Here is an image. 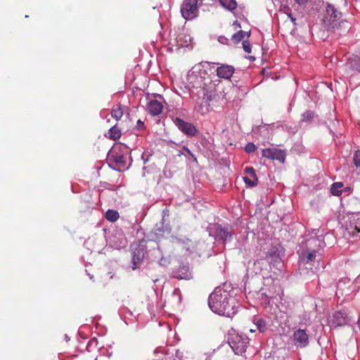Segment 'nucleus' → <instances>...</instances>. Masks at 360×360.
Here are the masks:
<instances>
[{
    "instance_id": "obj_10",
    "label": "nucleus",
    "mask_w": 360,
    "mask_h": 360,
    "mask_svg": "<svg viewBox=\"0 0 360 360\" xmlns=\"http://www.w3.org/2000/svg\"><path fill=\"white\" fill-rule=\"evenodd\" d=\"M108 159L111 163L115 165L116 169L118 171L122 170L125 167V159L124 156L118 153H117L115 150H112L110 151L108 155Z\"/></svg>"
},
{
    "instance_id": "obj_31",
    "label": "nucleus",
    "mask_w": 360,
    "mask_h": 360,
    "mask_svg": "<svg viewBox=\"0 0 360 360\" xmlns=\"http://www.w3.org/2000/svg\"><path fill=\"white\" fill-rule=\"evenodd\" d=\"M314 117V112L309 110L302 114V120L309 121Z\"/></svg>"
},
{
    "instance_id": "obj_39",
    "label": "nucleus",
    "mask_w": 360,
    "mask_h": 360,
    "mask_svg": "<svg viewBox=\"0 0 360 360\" xmlns=\"http://www.w3.org/2000/svg\"><path fill=\"white\" fill-rule=\"evenodd\" d=\"M224 40H226V38H224V37H219V41L221 43H224Z\"/></svg>"
},
{
    "instance_id": "obj_27",
    "label": "nucleus",
    "mask_w": 360,
    "mask_h": 360,
    "mask_svg": "<svg viewBox=\"0 0 360 360\" xmlns=\"http://www.w3.org/2000/svg\"><path fill=\"white\" fill-rule=\"evenodd\" d=\"M119 217V213L113 210H108L105 212L106 219L111 222L116 221L118 219Z\"/></svg>"
},
{
    "instance_id": "obj_36",
    "label": "nucleus",
    "mask_w": 360,
    "mask_h": 360,
    "mask_svg": "<svg viewBox=\"0 0 360 360\" xmlns=\"http://www.w3.org/2000/svg\"><path fill=\"white\" fill-rule=\"evenodd\" d=\"M136 129H142L144 127V123L141 120H139L136 122Z\"/></svg>"
},
{
    "instance_id": "obj_40",
    "label": "nucleus",
    "mask_w": 360,
    "mask_h": 360,
    "mask_svg": "<svg viewBox=\"0 0 360 360\" xmlns=\"http://www.w3.org/2000/svg\"><path fill=\"white\" fill-rule=\"evenodd\" d=\"M249 59L251 60H255V58L254 56H249Z\"/></svg>"
},
{
    "instance_id": "obj_37",
    "label": "nucleus",
    "mask_w": 360,
    "mask_h": 360,
    "mask_svg": "<svg viewBox=\"0 0 360 360\" xmlns=\"http://www.w3.org/2000/svg\"><path fill=\"white\" fill-rule=\"evenodd\" d=\"M309 0H295V1L300 5H304L307 3Z\"/></svg>"
},
{
    "instance_id": "obj_8",
    "label": "nucleus",
    "mask_w": 360,
    "mask_h": 360,
    "mask_svg": "<svg viewBox=\"0 0 360 360\" xmlns=\"http://www.w3.org/2000/svg\"><path fill=\"white\" fill-rule=\"evenodd\" d=\"M146 253V248L143 245H137L132 249L133 269H136L143 260Z\"/></svg>"
},
{
    "instance_id": "obj_5",
    "label": "nucleus",
    "mask_w": 360,
    "mask_h": 360,
    "mask_svg": "<svg viewBox=\"0 0 360 360\" xmlns=\"http://www.w3.org/2000/svg\"><path fill=\"white\" fill-rule=\"evenodd\" d=\"M198 0H184L181 13L186 20H191L198 15Z\"/></svg>"
},
{
    "instance_id": "obj_11",
    "label": "nucleus",
    "mask_w": 360,
    "mask_h": 360,
    "mask_svg": "<svg viewBox=\"0 0 360 360\" xmlns=\"http://www.w3.org/2000/svg\"><path fill=\"white\" fill-rule=\"evenodd\" d=\"M319 236H311L306 240L307 250L320 251L326 244L323 239H321Z\"/></svg>"
},
{
    "instance_id": "obj_4",
    "label": "nucleus",
    "mask_w": 360,
    "mask_h": 360,
    "mask_svg": "<svg viewBox=\"0 0 360 360\" xmlns=\"http://www.w3.org/2000/svg\"><path fill=\"white\" fill-rule=\"evenodd\" d=\"M229 344L236 354L242 355L246 351L248 340L241 335H233L229 338Z\"/></svg>"
},
{
    "instance_id": "obj_28",
    "label": "nucleus",
    "mask_w": 360,
    "mask_h": 360,
    "mask_svg": "<svg viewBox=\"0 0 360 360\" xmlns=\"http://www.w3.org/2000/svg\"><path fill=\"white\" fill-rule=\"evenodd\" d=\"M343 187V184L342 182H335L333 184L330 191L331 193L334 195L339 196L342 194V191L340 190Z\"/></svg>"
},
{
    "instance_id": "obj_34",
    "label": "nucleus",
    "mask_w": 360,
    "mask_h": 360,
    "mask_svg": "<svg viewBox=\"0 0 360 360\" xmlns=\"http://www.w3.org/2000/svg\"><path fill=\"white\" fill-rule=\"evenodd\" d=\"M243 48L246 53H250L251 52V44L248 40H243Z\"/></svg>"
},
{
    "instance_id": "obj_14",
    "label": "nucleus",
    "mask_w": 360,
    "mask_h": 360,
    "mask_svg": "<svg viewBox=\"0 0 360 360\" xmlns=\"http://www.w3.org/2000/svg\"><path fill=\"white\" fill-rule=\"evenodd\" d=\"M197 94L198 96V103H200V95L202 94V101L200 103V104H205V106L209 105L210 102L212 100L213 97L214 96V93L213 92V91L209 90L206 87L200 88L198 91Z\"/></svg>"
},
{
    "instance_id": "obj_19",
    "label": "nucleus",
    "mask_w": 360,
    "mask_h": 360,
    "mask_svg": "<svg viewBox=\"0 0 360 360\" xmlns=\"http://www.w3.org/2000/svg\"><path fill=\"white\" fill-rule=\"evenodd\" d=\"M307 254H302L300 257V266L306 265L310 262H314L317 256H320L319 251L307 250Z\"/></svg>"
},
{
    "instance_id": "obj_21",
    "label": "nucleus",
    "mask_w": 360,
    "mask_h": 360,
    "mask_svg": "<svg viewBox=\"0 0 360 360\" xmlns=\"http://www.w3.org/2000/svg\"><path fill=\"white\" fill-rule=\"evenodd\" d=\"M265 260L268 264L276 263L279 260V253L276 248H271L266 253Z\"/></svg>"
},
{
    "instance_id": "obj_41",
    "label": "nucleus",
    "mask_w": 360,
    "mask_h": 360,
    "mask_svg": "<svg viewBox=\"0 0 360 360\" xmlns=\"http://www.w3.org/2000/svg\"><path fill=\"white\" fill-rule=\"evenodd\" d=\"M289 16H290V19H291V20H292V21H293V22H294V21L295 20V18H294L293 17H292V15H289Z\"/></svg>"
},
{
    "instance_id": "obj_15",
    "label": "nucleus",
    "mask_w": 360,
    "mask_h": 360,
    "mask_svg": "<svg viewBox=\"0 0 360 360\" xmlns=\"http://www.w3.org/2000/svg\"><path fill=\"white\" fill-rule=\"evenodd\" d=\"M235 68L229 65H221L217 69V75L220 78L229 79L234 73Z\"/></svg>"
},
{
    "instance_id": "obj_26",
    "label": "nucleus",
    "mask_w": 360,
    "mask_h": 360,
    "mask_svg": "<svg viewBox=\"0 0 360 360\" xmlns=\"http://www.w3.org/2000/svg\"><path fill=\"white\" fill-rule=\"evenodd\" d=\"M178 155H184L186 157H189L194 162L198 163L196 156L186 146L182 147V148L179 151Z\"/></svg>"
},
{
    "instance_id": "obj_42",
    "label": "nucleus",
    "mask_w": 360,
    "mask_h": 360,
    "mask_svg": "<svg viewBox=\"0 0 360 360\" xmlns=\"http://www.w3.org/2000/svg\"><path fill=\"white\" fill-rule=\"evenodd\" d=\"M249 331L250 333H254V332H255V329H250Z\"/></svg>"
},
{
    "instance_id": "obj_9",
    "label": "nucleus",
    "mask_w": 360,
    "mask_h": 360,
    "mask_svg": "<svg viewBox=\"0 0 360 360\" xmlns=\"http://www.w3.org/2000/svg\"><path fill=\"white\" fill-rule=\"evenodd\" d=\"M174 122L178 128L188 136H193L197 133L195 127L191 123L186 122L179 117H176Z\"/></svg>"
},
{
    "instance_id": "obj_32",
    "label": "nucleus",
    "mask_w": 360,
    "mask_h": 360,
    "mask_svg": "<svg viewBox=\"0 0 360 360\" xmlns=\"http://www.w3.org/2000/svg\"><path fill=\"white\" fill-rule=\"evenodd\" d=\"M257 149V146L253 143H248L245 148V152L250 153L255 152Z\"/></svg>"
},
{
    "instance_id": "obj_13",
    "label": "nucleus",
    "mask_w": 360,
    "mask_h": 360,
    "mask_svg": "<svg viewBox=\"0 0 360 360\" xmlns=\"http://www.w3.org/2000/svg\"><path fill=\"white\" fill-rule=\"evenodd\" d=\"M271 269L270 264L264 259H259L254 262V271L265 278Z\"/></svg>"
},
{
    "instance_id": "obj_12",
    "label": "nucleus",
    "mask_w": 360,
    "mask_h": 360,
    "mask_svg": "<svg viewBox=\"0 0 360 360\" xmlns=\"http://www.w3.org/2000/svg\"><path fill=\"white\" fill-rule=\"evenodd\" d=\"M172 275L177 279L189 280L192 278L190 268L188 264H181L178 268L172 271Z\"/></svg>"
},
{
    "instance_id": "obj_17",
    "label": "nucleus",
    "mask_w": 360,
    "mask_h": 360,
    "mask_svg": "<svg viewBox=\"0 0 360 360\" xmlns=\"http://www.w3.org/2000/svg\"><path fill=\"white\" fill-rule=\"evenodd\" d=\"M163 109V105L161 102L157 100H151L148 103L147 110L150 115L156 116L160 115Z\"/></svg>"
},
{
    "instance_id": "obj_16",
    "label": "nucleus",
    "mask_w": 360,
    "mask_h": 360,
    "mask_svg": "<svg viewBox=\"0 0 360 360\" xmlns=\"http://www.w3.org/2000/svg\"><path fill=\"white\" fill-rule=\"evenodd\" d=\"M124 113L129 114V108L120 104L114 105L111 110V117L117 121L122 119Z\"/></svg>"
},
{
    "instance_id": "obj_7",
    "label": "nucleus",
    "mask_w": 360,
    "mask_h": 360,
    "mask_svg": "<svg viewBox=\"0 0 360 360\" xmlns=\"http://www.w3.org/2000/svg\"><path fill=\"white\" fill-rule=\"evenodd\" d=\"M293 345L300 348H304L309 345V335L305 330L297 329L294 331L292 336Z\"/></svg>"
},
{
    "instance_id": "obj_20",
    "label": "nucleus",
    "mask_w": 360,
    "mask_h": 360,
    "mask_svg": "<svg viewBox=\"0 0 360 360\" xmlns=\"http://www.w3.org/2000/svg\"><path fill=\"white\" fill-rule=\"evenodd\" d=\"M333 318V323L336 326H344L347 323V315L345 311H335Z\"/></svg>"
},
{
    "instance_id": "obj_6",
    "label": "nucleus",
    "mask_w": 360,
    "mask_h": 360,
    "mask_svg": "<svg viewBox=\"0 0 360 360\" xmlns=\"http://www.w3.org/2000/svg\"><path fill=\"white\" fill-rule=\"evenodd\" d=\"M262 155L266 158L278 160L284 163L286 157V151L276 148H269L262 150Z\"/></svg>"
},
{
    "instance_id": "obj_18",
    "label": "nucleus",
    "mask_w": 360,
    "mask_h": 360,
    "mask_svg": "<svg viewBox=\"0 0 360 360\" xmlns=\"http://www.w3.org/2000/svg\"><path fill=\"white\" fill-rule=\"evenodd\" d=\"M245 172L248 175V176H244L243 180L246 184L249 186H255L257 185L258 179L255 174V171L253 167H246L245 169Z\"/></svg>"
},
{
    "instance_id": "obj_3",
    "label": "nucleus",
    "mask_w": 360,
    "mask_h": 360,
    "mask_svg": "<svg viewBox=\"0 0 360 360\" xmlns=\"http://www.w3.org/2000/svg\"><path fill=\"white\" fill-rule=\"evenodd\" d=\"M345 229L352 237H357L360 233V212L352 213L347 216L345 221Z\"/></svg>"
},
{
    "instance_id": "obj_38",
    "label": "nucleus",
    "mask_w": 360,
    "mask_h": 360,
    "mask_svg": "<svg viewBox=\"0 0 360 360\" xmlns=\"http://www.w3.org/2000/svg\"><path fill=\"white\" fill-rule=\"evenodd\" d=\"M233 26L234 27L235 29L240 28V24L239 23L238 21L236 20V21L233 22Z\"/></svg>"
},
{
    "instance_id": "obj_33",
    "label": "nucleus",
    "mask_w": 360,
    "mask_h": 360,
    "mask_svg": "<svg viewBox=\"0 0 360 360\" xmlns=\"http://www.w3.org/2000/svg\"><path fill=\"white\" fill-rule=\"evenodd\" d=\"M354 164L356 167H360V150L355 152L354 155Z\"/></svg>"
},
{
    "instance_id": "obj_43",
    "label": "nucleus",
    "mask_w": 360,
    "mask_h": 360,
    "mask_svg": "<svg viewBox=\"0 0 360 360\" xmlns=\"http://www.w3.org/2000/svg\"><path fill=\"white\" fill-rule=\"evenodd\" d=\"M330 235H328V234H326L324 237H327V238H328V237H330Z\"/></svg>"
},
{
    "instance_id": "obj_35",
    "label": "nucleus",
    "mask_w": 360,
    "mask_h": 360,
    "mask_svg": "<svg viewBox=\"0 0 360 360\" xmlns=\"http://www.w3.org/2000/svg\"><path fill=\"white\" fill-rule=\"evenodd\" d=\"M313 265H314L313 262H310L308 264L300 266V268L302 271H304V270L307 271L308 269L311 270V272L314 273L313 268H312Z\"/></svg>"
},
{
    "instance_id": "obj_1",
    "label": "nucleus",
    "mask_w": 360,
    "mask_h": 360,
    "mask_svg": "<svg viewBox=\"0 0 360 360\" xmlns=\"http://www.w3.org/2000/svg\"><path fill=\"white\" fill-rule=\"evenodd\" d=\"M236 298L227 291L221 288H217L209 297L208 304L211 310L221 316L231 317L235 314Z\"/></svg>"
},
{
    "instance_id": "obj_22",
    "label": "nucleus",
    "mask_w": 360,
    "mask_h": 360,
    "mask_svg": "<svg viewBox=\"0 0 360 360\" xmlns=\"http://www.w3.org/2000/svg\"><path fill=\"white\" fill-rule=\"evenodd\" d=\"M348 69L352 70L360 71V57L354 56L349 58L346 64Z\"/></svg>"
},
{
    "instance_id": "obj_25",
    "label": "nucleus",
    "mask_w": 360,
    "mask_h": 360,
    "mask_svg": "<svg viewBox=\"0 0 360 360\" xmlns=\"http://www.w3.org/2000/svg\"><path fill=\"white\" fill-rule=\"evenodd\" d=\"M109 138L112 140H117L121 137L122 133L120 129L117 126L115 125L112 127L109 131Z\"/></svg>"
},
{
    "instance_id": "obj_24",
    "label": "nucleus",
    "mask_w": 360,
    "mask_h": 360,
    "mask_svg": "<svg viewBox=\"0 0 360 360\" xmlns=\"http://www.w3.org/2000/svg\"><path fill=\"white\" fill-rule=\"evenodd\" d=\"M220 4L227 10L233 11L236 9L238 4L236 0H219Z\"/></svg>"
},
{
    "instance_id": "obj_23",
    "label": "nucleus",
    "mask_w": 360,
    "mask_h": 360,
    "mask_svg": "<svg viewBox=\"0 0 360 360\" xmlns=\"http://www.w3.org/2000/svg\"><path fill=\"white\" fill-rule=\"evenodd\" d=\"M250 35V32L239 30L238 32L232 35L231 40L233 42V44H237L240 41H241L245 37H249Z\"/></svg>"
},
{
    "instance_id": "obj_29",
    "label": "nucleus",
    "mask_w": 360,
    "mask_h": 360,
    "mask_svg": "<svg viewBox=\"0 0 360 360\" xmlns=\"http://www.w3.org/2000/svg\"><path fill=\"white\" fill-rule=\"evenodd\" d=\"M257 328L261 333H264L266 329V323L264 319H259L257 321Z\"/></svg>"
},
{
    "instance_id": "obj_44",
    "label": "nucleus",
    "mask_w": 360,
    "mask_h": 360,
    "mask_svg": "<svg viewBox=\"0 0 360 360\" xmlns=\"http://www.w3.org/2000/svg\"><path fill=\"white\" fill-rule=\"evenodd\" d=\"M120 247H121V245H116V248H120Z\"/></svg>"
},
{
    "instance_id": "obj_2",
    "label": "nucleus",
    "mask_w": 360,
    "mask_h": 360,
    "mask_svg": "<svg viewBox=\"0 0 360 360\" xmlns=\"http://www.w3.org/2000/svg\"><path fill=\"white\" fill-rule=\"evenodd\" d=\"M342 13L338 11L333 5L328 4L326 14L323 17L324 27L328 31L333 32L335 29H339L345 22L341 20Z\"/></svg>"
},
{
    "instance_id": "obj_30",
    "label": "nucleus",
    "mask_w": 360,
    "mask_h": 360,
    "mask_svg": "<svg viewBox=\"0 0 360 360\" xmlns=\"http://www.w3.org/2000/svg\"><path fill=\"white\" fill-rule=\"evenodd\" d=\"M229 236V233L228 231L224 229H219L217 231V236L221 239L226 240Z\"/></svg>"
}]
</instances>
